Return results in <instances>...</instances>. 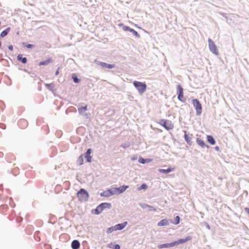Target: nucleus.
I'll return each mask as SVG.
<instances>
[{
  "instance_id": "1",
  "label": "nucleus",
  "mask_w": 249,
  "mask_h": 249,
  "mask_svg": "<svg viewBox=\"0 0 249 249\" xmlns=\"http://www.w3.org/2000/svg\"><path fill=\"white\" fill-rule=\"evenodd\" d=\"M77 196L80 201H86L89 197L88 192L84 189H81L77 193Z\"/></svg>"
},
{
  "instance_id": "2",
  "label": "nucleus",
  "mask_w": 249,
  "mask_h": 249,
  "mask_svg": "<svg viewBox=\"0 0 249 249\" xmlns=\"http://www.w3.org/2000/svg\"><path fill=\"white\" fill-rule=\"evenodd\" d=\"M159 124L164 127L166 130H170L174 128V124L171 121L161 119L160 121Z\"/></svg>"
},
{
  "instance_id": "3",
  "label": "nucleus",
  "mask_w": 249,
  "mask_h": 249,
  "mask_svg": "<svg viewBox=\"0 0 249 249\" xmlns=\"http://www.w3.org/2000/svg\"><path fill=\"white\" fill-rule=\"evenodd\" d=\"M133 84L140 93L142 94L146 90V85L145 83L139 81H134Z\"/></svg>"
},
{
  "instance_id": "4",
  "label": "nucleus",
  "mask_w": 249,
  "mask_h": 249,
  "mask_svg": "<svg viewBox=\"0 0 249 249\" xmlns=\"http://www.w3.org/2000/svg\"><path fill=\"white\" fill-rule=\"evenodd\" d=\"M192 102L195 108L197 115H200L202 113V106L200 102L197 99H193Z\"/></svg>"
},
{
  "instance_id": "5",
  "label": "nucleus",
  "mask_w": 249,
  "mask_h": 249,
  "mask_svg": "<svg viewBox=\"0 0 249 249\" xmlns=\"http://www.w3.org/2000/svg\"><path fill=\"white\" fill-rule=\"evenodd\" d=\"M177 93L178 94V99L182 102H184L185 99L183 95V89L180 85L177 86Z\"/></svg>"
},
{
  "instance_id": "6",
  "label": "nucleus",
  "mask_w": 249,
  "mask_h": 249,
  "mask_svg": "<svg viewBox=\"0 0 249 249\" xmlns=\"http://www.w3.org/2000/svg\"><path fill=\"white\" fill-rule=\"evenodd\" d=\"M129 186L126 185H123L118 188L115 187L112 188L113 194L114 195H119L124 192Z\"/></svg>"
},
{
  "instance_id": "7",
  "label": "nucleus",
  "mask_w": 249,
  "mask_h": 249,
  "mask_svg": "<svg viewBox=\"0 0 249 249\" xmlns=\"http://www.w3.org/2000/svg\"><path fill=\"white\" fill-rule=\"evenodd\" d=\"M208 42L210 51L213 53L218 54V50L214 42L211 39L209 38L208 39Z\"/></svg>"
},
{
  "instance_id": "8",
  "label": "nucleus",
  "mask_w": 249,
  "mask_h": 249,
  "mask_svg": "<svg viewBox=\"0 0 249 249\" xmlns=\"http://www.w3.org/2000/svg\"><path fill=\"white\" fill-rule=\"evenodd\" d=\"M109 204L106 203H103L97 207L95 210V213L96 214H100L102 212L104 209L106 208L107 205H109Z\"/></svg>"
},
{
  "instance_id": "9",
  "label": "nucleus",
  "mask_w": 249,
  "mask_h": 249,
  "mask_svg": "<svg viewBox=\"0 0 249 249\" xmlns=\"http://www.w3.org/2000/svg\"><path fill=\"white\" fill-rule=\"evenodd\" d=\"M192 239V237L190 236L186 237L185 239H180L177 241L173 242V246H178L179 244H183L188 241H190Z\"/></svg>"
},
{
  "instance_id": "10",
  "label": "nucleus",
  "mask_w": 249,
  "mask_h": 249,
  "mask_svg": "<svg viewBox=\"0 0 249 249\" xmlns=\"http://www.w3.org/2000/svg\"><path fill=\"white\" fill-rule=\"evenodd\" d=\"M127 222H124L121 224H117L114 226L115 230H116V231L121 230L123 229L127 225Z\"/></svg>"
},
{
  "instance_id": "11",
  "label": "nucleus",
  "mask_w": 249,
  "mask_h": 249,
  "mask_svg": "<svg viewBox=\"0 0 249 249\" xmlns=\"http://www.w3.org/2000/svg\"><path fill=\"white\" fill-rule=\"evenodd\" d=\"M91 154V150L90 149H88L87 152L85 153V158L87 160V162H91V156H90Z\"/></svg>"
},
{
  "instance_id": "12",
  "label": "nucleus",
  "mask_w": 249,
  "mask_h": 249,
  "mask_svg": "<svg viewBox=\"0 0 249 249\" xmlns=\"http://www.w3.org/2000/svg\"><path fill=\"white\" fill-rule=\"evenodd\" d=\"M174 247V246H173V243L172 242L170 243H166V244H163L159 245L158 246V248L160 249H163V248H170V247Z\"/></svg>"
},
{
  "instance_id": "13",
  "label": "nucleus",
  "mask_w": 249,
  "mask_h": 249,
  "mask_svg": "<svg viewBox=\"0 0 249 249\" xmlns=\"http://www.w3.org/2000/svg\"><path fill=\"white\" fill-rule=\"evenodd\" d=\"M99 65L103 68H107L108 69H112L114 68V65L109 64L104 62H100Z\"/></svg>"
},
{
  "instance_id": "14",
  "label": "nucleus",
  "mask_w": 249,
  "mask_h": 249,
  "mask_svg": "<svg viewBox=\"0 0 249 249\" xmlns=\"http://www.w3.org/2000/svg\"><path fill=\"white\" fill-rule=\"evenodd\" d=\"M53 62L52 59L51 58H49L45 61H41L39 63V66H43L47 65Z\"/></svg>"
},
{
  "instance_id": "15",
  "label": "nucleus",
  "mask_w": 249,
  "mask_h": 249,
  "mask_svg": "<svg viewBox=\"0 0 249 249\" xmlns=\"http://www.w3.org/2000/svg\"><path fill=\"white\" fill-rule=\"evenodd\" d=\"M80 247V243L77 240H74L71 243V247L73 249H78Z\"/></svg>"
},
{
  "instance_id": "16",
  "label": "nucleus",
  "mask_w": 249,
  "mask_h": 249,
  "mask_svg": "<svg viewBox=\"0 0 249 249\" xmlns=\"http://www.w3.org/2000/svg\"><path fill=\"white\" fill-rule=\"evenodd\" d=\"M17 59L18 61H21L23 64H26L27 61V58L26 57H22V55L20 54L18 55Z\"/></svg>"
},
{
  "instance_id": "17",
  "label": "nucleus",
  "mask_w": 249,
  "mask_h": 249,
  "mask_svg": "<svg viewBox=\"0 0 249 249\" xmlns=\"http://www.w3.org/2000/svg\"><path fill=\"white\" fill-rule=\"evenodd\" d=\"M175 170L174 168H168L167 169H159V172L160 173H168L169 172H172Z\"/></svg>"
},
{
  "instance_id": "18",
  "label": "nucleus",
  "mask_w": 249,
  "mask_h": 249,
  "mask_svg": "<svg viewBox=\"0 0 249 249\" xmlns=\"http://www.w3.org/2000/svg\"><path fill=\"white\" fill-rule=\"evenodd\" d=\"M207 141L212 145H214L215 144V140L210 135L207 136Z\"/></svg>"
},
{
  "instance_id": "19",
  "label": "nucleus",
  "mask_w": 249,
  "mask_h": 249,
  "mask_svg": "<svg viewBox=\"0 0 249 249\" xmlns=\"http://www.w3.org/2000/svg\"><path fill=\"white\" fill-rule=\"evenodd\" d=\"M113 191H112V188L109 190H108L103 193V194L102 195L104 196H109L111 195H114V194H113Z\"/></svg>"
},
{
  "instance_id": "20",
  "label": "nucleus",
  "mask_w": 249,
  "mask_h": 249,
  "mask_svg": "<svg viewBox=\"0 0 249 249\" xmlns=\"http://www.w3.org/2000/svg\"><path fill=\"white\" fill-rule=\"evenodd\" d=\"M10 31V28L8 27L7 28H6L5 30L3 31L0 33V36L2 37H5V36H7V35L8 34V33Z\"/></svg>"
},
{
  "instance_id": "21",
  "label": "nucleus",
  "mask_w": 249,
  "mask_h": 249,
  "mask_svg": "<svg viewBox=\"0 0 249 249\" xmlns=\"http://www.w3.org/2000/svg\"><path fill=\"white\" fill-rule=\"evenodd\" d=\"M168 224V221L167 220L162 219L158 223V225L159 226H163L167 225Z\"/></svg>"
},
{
  "instance_id": "22",
  "label": "nucleus",
  "mask_w": 249,
  "mask_h": 249,
  "mask_svg": "<svg viewBox=\"0 0 249 249\" xmlns=\"http://www.w3.org/2000/svg\"><path fill=\"white\" fill-rule=\"evenodd\" d=\"M196 142L197 143L202 147H204L206 146L205 142H204L203 140H201V139L197 138L196 139Z\"/></svg>"
},
{
  "instance_id": "23",
  "label": "nucleus",
  "mask_w": 249,
  "mask_h": 249,
  "mask_svg": "<svg viewBox=\"0 0 249 249\" xmlns=\"http://www.w3.org/2000/svg\"><path fill=\"white\" fill-rule=\"evenodd\" d=\"M45 86L51 91H53L54 89V85L53 83L46 84Z\"/></svg>"
},
{
  "instance_id": "24",
  "label": "nucleus",
  "mask_w": 249,
  "mask_h": 249,
  "mask_svg": "<svg viewBox=\"0 0 249 249\" xmlns=\"http://www.w3.org/2000/svg\"><path fill=\"white\" fill-rule=\"evenodd\" d=\"M83 161H84V160H83V156L81 155L78 157V158L77 160V163L79 165H81L83 164Z\"/></svg>"
},
{
  "instance_id": "25",
  "label": "nucleus",
  "mask_w": 249,
  "mask_h": 249,
  "mask_svg": "<svg viewBox=\"0 0 249 249\" xmlns=\"http://www.w3.org/2000/svg\"><path fill=\"white\" fill-rule=\"evenodd\" d=\"M87 109V107L86 106L85 107H82L78 108V111L80 113H82L84 111H85Z\"/></svg>"
},
{
  "instance_id": "26",
  "label": "nucleus",
  "mask_w": 249,
  "mask_h": 249,
  "mask_svg": "<svg viewBox=\"0 0 249 249\" xmlns=\"http://www.w3.org/2000/svg\"><path fill=\"white\" fill-rule=\"evenodd\" d=\"M115 230V227H111L107 229V233H110L114 231Z\"/></svg>"
},
{
  "instance_id": "27",
  "label": "nucleus",
  "mask_w": 249,
  "mask_h": 249,
  "mask_svg": "<svg viewBox=\"0 0 249 249\" xmlns=\"http://www.w3.org/2000/svg\"><path fill=\"white\" fill-rule=\"evenodd\" d=\"M130 32H131L135 36H136L137 37L140 36L138 33L137 31H136L135 30H134L133 29L130 30Z\"/></svg>"
},
{
  "instance_id": "28",
  "label": "nucleus",
  "mask_w": 249,
  "mask_h": 249,
  "mask_svg": "<svg viewBox=\"0 0 249 249\" xmlns=\"http://www.w3.org/2000/svg\"><path fill=\"white\" fill-rule=\"evenodd\" d=\"M184 137H185V139L186 141L188 143H190L191 142L189 136L186 133L185 134Z\"/></svg>"
},
{
  "instance_id": "29",
  "label": "nucleus",
  "mask_w": 249,
  "mask_h": 249,
  "mask_svg": "<svg viewBox=\"0 0 249 249\" xmlns=\"http://www.w3.org/2000/svg\"><path fill=\"white\" fill-rule=\"evenodd\" d=\"M72 78L73 79V81L75 83H78L79 81V79L76 76L73 75H72Z\"/></svg>"
},
{
  "instance_id": "30",
  "label": "nucleus",
  "mask_w": 249,
  "mask_h": 249,
  "mask_svg": "<svg viewBox=\"0 0 249 249\" xmlns=\"http://www.w3.org/2000/svg\"><path fill=\"white\" fill-rule=\"evenodd\" d=\"M147 188V186L146 184H142L141 187L139 188V190H142V189H146Z\"/></svg>"
},
{
  "instance_id": "31",
  "label": "nucleus",
  "mask_w": 249,
  "mask_h": 249,
  "mask_svg": "<svg viewBox=\"0 0 249 249\" xmlns=\"http://www.w3.org/2000/svg\"><path fill=\"white\" fill-rule=\"evenodd\" d=\"M139 161L141 163H145L146 162V160L143 159V158H140L139 159Z\"/></svg>"
},
{
  "instance_id": "32",
  "label": "nucleus",
  "mask_w": 249,
  "mask_h": 249,
  "mask_svg": "<svg viewBox=\"0 0 249 249\" xmlns=\"http://www.w3.org/2000/svg\"><path fill=\"white\" fill-rule=\"evenodd\" d=\"M132 29L128 26H124V31H128L130 32V30H131Z\"/></svg>"
},
{
  "instance_id": "33",
  "label": "nucleus",
  "mask_w": 249,
  "mask_h": 249,
  "mask_svg": "<svg viewBox=\"0 0 249 249\" xmlns=\"http://www.w3.org/2000/svg\"><path fill=\"white\" fill-rule=\"evenodd\" d=\"M25 47H27V48L31 49V48H33L34 45L32 44H29L26 45Z\"/></svg>"
},
{
  "instance_id": "34",
  "label": "nucleus",
  "mask_w": 249,
  "mask_h": 249,
  "mask_svg": "<svg viewBox=\"0 0 249 249\" xmlns=\"http://www.w3.org/2000/svg\"><path fill=\"white\" fill-rule=\"evenodd\" d=\"M19 123H20V124L23 123V124H24L25 125H27V122L24 120L20 121Z\"/></svg>"
},
{
  "instance_id": "35",
  "label": "nucleus",
  "mask_w": 249,
  "mask_h": 249,
  "mask_svg": "<svg viewBox=\"0 0 249 249\" xmlns=\"http://www.w3.org/2000/svg\"><path fill=\"white\" fill-rule=\"evenodd\" d=\"M146 206L148 207H149V208H151V210L154 211H156V209L152 207V206H150L149 205H146Z\"/></svg>"
},
{
  "instance_id": "36",
  "label": "nucleus",
  "mask_w": 249,
  "mask_h": 249,
  "mask_svg": "<svg viewBox=\"0 0 249 249\" xmlns=\"http://www.w3.org/2000/svg\"><path fill=\"white\" fill-rule=\"evenodd\" d=\"M120 249V247L119 245H116L114 248V249Z\"/></svg>"
},
{
  "instance_id": "37",
  "label": "nucleus",
  "mask_w": 249,
  "mask_h": 249,
  "mask_svg": "<svg viewBox=\"0 0 249 249\" xmlns=\"http://www.w3.org/2000/svg\"><path fill=\"white\" fill-rule=\"evenodd\" d=\"M8 49H9L10 51H12L13 50V46H12V45H9V46H8Z\"/></svg>"
},
{
  "instance_id": "38",
  "label": "nucleus",
  "mask_w": 249,
  "mask_h": 249,
  "mask_svg": "<svg viewBox=\"0 0 249 249\" xmlns=\"http://www.w3.org/2000/svg\"><path fill=\"white\" fill-rule=\"evenodd\" d=\"M179 219L180 218H179V217L178 216H177L176 217V220L177 221V224L179 223Z\"/></svg>"
},
{
  "instance_id": "39",
  "label": "nucleus",
  "mask_w": 249,
  "mask_h": 249,
  "mask_svg": "<svg viewBox=\"0 0 249 249\" xmlns=\"http://www.w3.org/2000/svg\"><path fill=\"white\" fill-rule=\"evenodd\" d=\"M59 68H58V69L57 70V71H56L55 72V75H57L59 74Z\"/></svg>"
},
{
  "instance_id": "40",
  "label": "nucleus",
  "mask_w": 249,
  "mask_h": 249,
  "mask_svg": "<svg viewBox=\"0 0 249 249\" xmlns=\"http://www.w3.org/2000/svg\"><path fill=\"white\" fill-rule=\"evenodd\" d=\"M151 161H152L151 159H146V162H151Z\"/></svg>"
},
{
  "instance_id": "41",
  "label": "nucleus",
  "mask_w": 249,
  "mask_h": 249,
  "mask_svg": "<svg viewBox=\"0 0 249 249\" xmlns=\"http://www.w3.org/2000/svg\"><path fill=\"white\" fill-rule=\"evenodd\" d=\"M1 41H0V47L1 46Z\"/></svg>"
}]
</instances>
